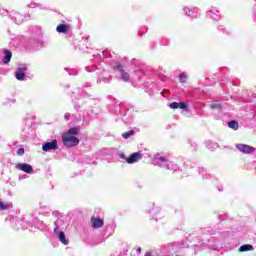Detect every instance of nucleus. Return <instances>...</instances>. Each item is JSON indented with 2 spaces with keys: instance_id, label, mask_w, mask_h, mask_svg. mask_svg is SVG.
<instances>
[{
  "instance_id": "1",
  "label": "nucleus",
  "mask_w": 256,
  "mask_h": 256,
  "mask_svg": "<svg viewBox=\"0 0 256 256\" xmlns=\"http://www.w3.org/2000/svg\"><path fill=\"white\" fill-rule=\"evenodd\" d=\"M43 39V30L39 26L32 28V35L27 41L28 49H37L41 45Z\"/></svg>"
},
{
  "instance_id": "2",
  "label": "nucleus",
  "mask_w": 256,
  "mask_h": 256,
  "mask_svg": "<svg viewBox=\"0 0 256 256\" xmlns=\"http://www.w3.org/2000/svg\"><path fill=\"white\" fill-rule=\"evenodd\" d=\"M153 163L158 167H166L169 171H179V165L169 162L167 157L161 156V154H156L154 156Z\"/></svg>"
},
{
  "instance_id": "3",
  "label": "nucleus",
  "mask_w": 256,
  "mask_h": 256,
  "mask_svg": "<svg viewBox=\"0 0 256 256\" xmlns=\"http://www.w3.org/2000/svg\"><path fill=\"white\" fill-rule=\"evenodd\" d=\"M62 143L64 147H67L69 149L71 147H77V145H79L80 143V140L77 138V136L62 134Z\"/></svg>"
},
{
  "instance_id": "4",
  "label": "nucleus",
  "mask_w": 256,
  "mask_h": 256,
  "mask_svg": "<svg viewBox=\"0 0 256 256\" xmlns=\"http://www.w3.org/2000/svg\"><path fill=\"white\" fill-rule=\"evenodd\" d=\"M119 157L120 159H125L128 165H133V163H137L138 161H141V159H143V154H141V152H134L129 157H127L125 156V153H121Z\"/></svg>"
},
{
  "instance_id": "5",
  "label": "nucleus",
  "mask_w": 256,
  "mask_h": 256,
  "mask_svg": "<svg viewBox=\"0 0 256 256\" xmlns=\"http://www.w3.org/2000/svg\"><path fill=\"white\" fill-rule=\"evenodd\" d=\"M59 223H61L59 220L54 222V235L57 237V239H59L60 243L63 245H69V239H67V236H65V232L59 231Z\"/></svg>"
},
{
  "instance_id": "6",
  "label": "nucleus",
  "mask_w": 256,
  "mask_h": 256,
  "mask_svg": "<svg viewBox=\"0 0 256 256\" xmlns=\"http://www.w3.org/2000/svg\"><path fill=\"white\" fill-rule=\"evenodd\" d=\"M57 149H59L57 139H54L50 142H44L42 144V151H44L45 153H48V151H57Z\"/></svg>"
},
{
  "instance_id": "7",
  "label": "nucleus",
  "mask_w": 256,
  "mask_h": 256,
  "mask_svg": "<svg viewBox=\"0 0 256 256\" xmlns=\"http://www.w3.org/2000/svg\"><path fill=\"white\" fill-rule=\"evenodd\" d=\"M208 249H211L212 251H221L223 249V243L219 239L211 238L208 240Z\"/></svg>"
},
{
  "instance_id": "8",
  "label": "nucleus",
  "mask_w": 256,
  "mask_h": 256,
  "mask_svg": "<svg viewBox=\"0 0 256 256\" xmlns=\"http://www.w3.org/2000/svg\"><path fill=\"white\" fill-rule=\"evenodd\" d=\"M28 71V68L25 64H22L16 69L15 77L17 81H25L26 73Z\"/></svg>"
},
{
  "instance_id": "9",
  "label": "nucleus",
  "mask_w": 256,
  "mask_h": 256,
  "mask_svg": "<svg viewBox=\"0 0 256 256\" xmlns=\"http://www.w3.org/2000/svg\"><path fill=\"white\" fill-rule=\"evenodd\" d=\"M98 75L99 78L97 79V83H111V79H113V77L109 74V71L105 69L100 70Z\"/></svg>"
},
{
  "instance_id": "10",
  "label": "nucleus",
  "mask_w": 256,
  "mask_h": 256,
  "mask_svg": "<svg viewBox=\"0 0 256 256\" xmlns=\"http://www.w3.org/2000/svg\"><path fill=\"white\" fill-rule=\"evenodd\" d=\"M236 149L240 151V153H244V155H252L255 151V147L247 144H236Z\"/></svg>"
},
{
  "instance_id": "11",
  "label": "nucleus",
  "mask_w": 256,
  "mask_h": 256,
  "mask_svg": "<svg viewBox=\"0 0 256 256\" xmlns=\"http://www.w3.org/2000/svg\"><path fill=\"white\" fill-rule=\"evenodd\" d=\"M57 33H63L64 35H71L73 33V28L71 24H60L56 27Z\"/></svg>"
},
{
  "instance_id": "12",
  "label": "nucleus",
  "mask_w": 256,
  "mask_h": 256,
  "mask_svg": "<svg viewBox=\"0 0 256 256\" xmlns=\"http://www.w3.org/2000/svg\"><path fill=\"white\" fill-rule=\"evenodd\" d=\"M16 169H18L19 171H23L24 173H28L29 175L33 173V166L27 163L16 164Z\"/></svg>"
},
{
  "instance_id": "13",
  "label": "nucleus",
  "mask_w": 256,
  "mask_h": 256,
  "mask_svg": "<svg viewBox=\"0 0 256 256\" xmlns=\"http://www.w3.org/2000/svg\"><path fill=\"white\" fill-rule=\"evenodd\" d=\"M114 71H118V73H120L122 81H129V73L125 72L123 65L118 64L114 66Z\"/></svg>"
},
{
  "instance_id": "14",
  "label": "nucleus",
  "mask_w": 256,
  "mask_h": 256,
  "mask_svg": "<svg viewBox=\"0 0 256 256\" xmlns=\"http://www.w3.org/2000/svg\"><path fill=\"white\" fill-rule=\"evenodd\" d=\"M184 11L188 17H191V19H197L199 17V9L198 8H193L189 9L187 7L184 8Z\"/></svg>"
},
{
  "instance_id": "15",
  "label": "nucleus",
  "mask_w": 256,
  "mask_h": 256,
  "mask_svg": "<svg viewBox=\"0 0 256 256\" xmlns=\"http://www.w3.org/2000/svg\"><path fill=\"white\" fill-rule=\"evenodd\" d=\"M91 223H92L93 229H101V227L105 225V221H103V219L95 218V217L91 218Z\"/></svg>"
},
{
  "instance_id": "16",
  "label": "nucleus",
  "mask_w": 256,
  "mask_h": 256,
  "mask_svg": "<svg viewBox=\"0 0 256 256\" xmlns=\"http://www.w3.org/2000/svg\"><path fill=\"white\" fill-rule=\"evenodd\" d=\"M206 17L209 19H213V21H221V14H219V11H213L209 10L206 12Z\"/></svg>"
},
{
  "instance_id": "17",
  "label": "nucleus",
  "mask_w": 256,
  "mask_h": 256,
  "mask_svg": "<svg viewBox=\"0 0 256 256\" xmlns=\"http://www.w3.org/2000/svg\"><path fill=\"white\" fill-rule=\"evenodd\" d=\"M89 87H93V84H91V82H86L82 88H78V91H80L81 93H84V97H89L91 99H95L93 98V95L87 93V91H85V89H89Z\"/></svg>"
},
{
  "instance_id": "18",
  "label": "nucleus",
  "mask_w": 256,
  "mask_h": 256,
  "mask_svg": "<svg viewBox=\"0 0 256 256\" xmlns=\"http://www.w3.org/2000/svg\"><path fill=\"white\" fill-rule=\"evenodd\" d=\"M4 57L2 58V62L4 65H8L11 62V57H13V53L10 50L5 49L3 51Z\"/></svg>"
},
{
  "instance_id": "19",
  "label": "nucleus",
  "mask_w": 256,
  "mask_h": 256,
  "mask_svg": "<svg viewBox=\"0 0 256 256\" xmlns=\"http://www.w3.org/2000/svg\"><path fill=\"white\" fill-rule=\"evenodd\" d=\"M79 133H81V128L79 127H72L70 128L66 133H64L65 135H69L71 137H77V135H79Z\"/></svg>"
},
{
  "instance_id": "20",
  "label": "nucleus",
  "mask_w": 256,
  "mask_h": 256,
  "mask_svg": "<svg viewBox=\"0 0 256 256\" xmlns=\"http://www.w3.org/2000/svg\"><path fill=\"white\" fill-rule=\"evenodd\" d=\"M210 109L216 110V111H223V105L221 104V101L216 100L213 101L210 105H209Z\"/></svg>"
},
{
  "instance_id": "21",
  "label": "nucleus",
  "mask_w": 256,
  "mask_h": 256,
  "mask_svg": "<svg viewBox=\"0 0 256 256\" xmlns=\"http://www.w3.org/2000/svg\"><path fill=\"white\" fill-rule=\"evenodd\" d=\"M254 250H255V248L251 244H244V245L240 246L238 249V251L240 253H245V251H254Z\"/></svg>"
},
{
  "instance_id": "22",
  "label": "nucleus",
  "mask_w": 256,
  "mask_h": 256,
  "mask_svg": "<svg viewBox=\"0 0 256 256\" xmlns=\"http://www.w3.org/2000/svg\"><path fill=\"white\" fill-rule=\"evenodd\" d=\"M206 147L207 149H210V151H213V149H219V144L217 142L208 140L206 141Z\"/></svg>"
},
{
  "instance_id": "23",
  "label": "nucleus",
  "mask_w": 256,
  "mask_h": 256,
  "mask_svg": "<svg viewBox=\"0 0 256 256\" xmlns=\"http://www.w3.org/2000/svg\"><path fill=\"white\" fill-rule=\"evenodd\" d=\"M228 127L230 129H233L234 131H237V129H239V122H237L236 120L229 121Z\"/></svg>"
},
{
  "instance_id": "24",
  "label": "nucleus",
  "mask_w": 256,
  "mask_h": 256,
  "mask_svg": "<svg viewBox=\"0 0 256 256\" xmlns=\"http://www.w3.org/2000/svg\"><path fill=\"white\" fill-rule=\"evenodd\" d=\"M199 174L202 175V179H211V174H207L205 168H199Z\"/></svg>"
},
{
  "instance_id": "25",
  "label": "nucleus",
  "mask_w": 256,
  "mask_h": 256,
  "mask_svg": "<svg viewBox=\"0 0 256 256\" xmlns=\"http://www.w3.org/2000/svg\"><path fill=\"white\" fill-rule=\"evenodd\" d=\"M86 71L88 73H93L94 71H97V75H99V72H101V69L97 68L95 65L87 66Z\"/></svg>"
},
{
  "instance_id": "26",
  "label": "nucleus",
  "mask_w": 256,
  "mask_h": 256,
  "mask_svg": "<svg viewBox=\"0 0 256 256\" xmlns=\"http://www.w3.org/2000/svg\"><path fill=\"white\" fill-rule=\"evenodd\" d=\"M178 109H182L183 111H189V104L187 102H178Z\"/></svg>"
},
{
  "instance_id": "27",
  "label": "nucleus",
  "mask_w": 256,
  "mask_h": 256,
  "mask_svg": "<svg viewBox=\"0 0 256 256\" xmlns=\"http://www.w3.org/2000/svg\"><path fill=\"white\" fill-rule=\"evenodd\" d=\"M135 135V130H129L128 132H124L122 134L123 139H130V137H133Z\"/></svg>"
},
{
  "instance_id": "28",
  "label": "nucleus",
  "mask_w": 256,
  "mask_h": 256,
  "mask_svg": "<svg viewBox=\"0 0 256 256\" xmlns=\"http://www.w3.org/2000/svg\"><path fill=\"white\" fill-rule=\"evenodd\" d=\"M109 229H110V232H109V234L106 236V239H107L108 237H111V235H113V233L115 232V226H114L113 224H110V225L106 226V231H109Z\"/></svg>"
},
{
  "instance_id": "29",
  "label": "nucleus",
  "mask_w": 256,
  "mask_h": 256,
  "mask_svg": "<svg viewBox=\"0 0 256 256\" xmlns=\"http://www.w3.org/2000/svg\"><path fill=\"white\" fill-rule=\"evenodd\" d=\"M19 17H21V14H19V13H14V16L11 17V19H13V21H14L17 25H19V23H21V20H19Z\"/></svg>"
},
{
  "instance_id": "30",
  "label": "nucleus",
  "mask_w": 256,
  "mask_h": 256,
  "mask_svg": "<svg viewBox=\"0 0 256 256\" xmlns=\"http://www.w3.org/2000/svg\"><path fill=\"white\" fill-rule=\"evenodd\" d=\"M160 212H161V208H159V207H157V208L153 207L152 209L149 210V213H150L151 215H157V214H159Z\"/></svg>"
},
{
  "instance_id": "31",
  "label": "nucleus",
  "mask_w": 256,
  "mask_h": 256,
  "mask_svg": "<svg viewBox=\"0 0 256 256\" xmlns=\"http://www.w3.org/2000/svg\"><path fill=\"white\" fill-rule=\"evenodd\" d=\"M227 219H229V214H227V213L219 214L220 221H227Z\"/></svg>"
},
{
  "instance_id": "32",
  "label": "nucleus",
  "mask_w": 256,
  "mask_h": 256,
  "mask_svg": "<svg viewBox=\"0 0 256 256\" xmlns=\"http://www.w3.org/2000/svg\"><path fill=\"white\" fill-rule=\"evenodd\" d=\"M64 71H67L69 75H73V76L77 75V71H75V69L64 68Z\"/></svg>"
},
{
  "instance_id": "33",
  "label": "nucleus",
  "mask_w": 256,
  "mask_h": 256,
  "mask_svg": "<svg viewBox=\"0 0 256 256\" xmlns=\"http://www.w3.org/2000/svg\"><path fill=\"white\" fill-rule=\"evenodd\" d=\"M179 79L180 83H185L187 81V75H185V73H180Z\"/></svg>"
},
{
  "instance_id": "34",
  "label": "nucleus",
  "mask_w": 256,
  "mask_h": 256,
  "mask_svg": "<svg viewBox=\"0 0 256 256\" xmlns=\"http://www.w3.org/2000/svg\"><path fill=\"white\" fill-rule=\"evenodd\" d=\"M93 57L94 59H98L99 61H101V59L105 57V52H101V54H94Z\"/></svg>"
},
{
  "instance_id": "35",
  "label": "nucleus",
  "mask_w": 256,
  "mask_h": 256,
  "mask_svg": "<svg viewBox=\"0 0 256 256\" xmlns=\"http://www.w3.org/2000/svg\"><path fill=\"white\" fill-rule=\"evenodd\" d=\"M16 155H18L19 157H23V155H25V148H19L16 152Z\"/></svg>"
},
{
  "instance_id": "36",
  "label": "nucleus",
  "mask_w": 256,
  "mask_h": 256,
  "mask_svg": "<svg viewBox=\"0 0 256 256\" xmlns=\"http://www.w3.org/2000/svg\"><path fill=\"white\" fill-rule=\"evenodd\" d=\"M169 43V39H162L160 41V45H162V47H168Z\"/></svg>"
},
{
  "instance_id": "37",
  "label": "nucleus",
  "mask_w": 256,
  "mask_h": 256,
  "mask_svg": "<svg viewBox=\"0 0 256 256\" xmlns=\"http://www.w3.org/2000/svg\"><path fill=\"white\" fill-rule=\"evenodd\" d=\"M170 109H179V102H172L169 104Z\"/></svg>"
},
{
  "instance_id": "38",
  "label": "nucleus",
  "mask_w": 256,
  "mask_h": 256,
  "mask_svg": "<svg viewBox=\"0 0 256 256\" xmlns=\"http://www.w3.org/2000/svg\"><path fill=\"white\" fill-rule=\"evenodd\" d=\"M147 29H148L147 27H144L142 32H138L139 37H143V35H145V33H147Z\"/></svg>"
},
{
  "instance_id": "39",
  "label": "nucleus",
  "mask_w": 256,
  "mask_h": 256,
  "mask_svg": "<svg viewBox=\"0 0 256 256\" xmlns=\"http://www.w3.org/2000/svg\"><path fill=\"white\" fill-rule=\"evenodd\" d=\"M121 113L120 105L116 106V109L114 110V115H119Z\"/></svg>"
},
{
  "instance_id": "40",
  "label": "nucleus",
  "mask_w": 256,
  "mask_h": 256,
  "mask_svg": "<svg viewBox=\"0 0 256 256\" xmlns=\"http://www.w3.org/2000/svg\"><path fill=\"white\" fill-rule=\"evenodd\" d=\"M189 144L192 147V149L195 151V149H197V144L191 140H189Z\"/></svg>"
},
{
  "instance_id": "41",
  "label": "nucleus",
  "mask_w": 256,
  "mask_h": 256,
  "mask_svg": "<svg viewBox=\"0 0 256 256\" xmlns=\"http://www.w3.org/2000/svg\"><path fill=\"white\" fill-rule=\"evenodd\" d=\"M5 209H7V205L0 201V211H5Z\"/></svg>"
},
{
  "instance_id": "42",
  "label": "nucleus",
  "mask_w": 256,
  "mask_h": 256,
  "mask_svg": "<svg viewBox=\"0 0 256 256\" xmlns=\"http://www.w3.org/2000/svg\"><path fill=\"white\" fill-rule=\"evenodd\" d=\"M74 109L75 111H79L81 109V105H79V102L74 103Z\"/></svg>"
},
{
  "instance_id": "43",
  "label": "nucleus",
  "mask_w": 256,
  "mask_h": 256,
  "mask_svg": "<svg viewBox=\"0 0 256 256\" xmlns=\"http://www.w3.org/2000/svg\"><path fill=\"white\" fill-rule=\"evenodd\" d=\"M218 31H222V33H225V26L224 25L218 26Z\"/></svg>"
},
{
  "instance_id": "44",
  "label": "nucleus",
  "mask_w": 256,
  "mask_h": 256,
  "mask_svg": "<svg viewBox=\"0 0 256 256\" xmlns=\"http://www.w3.org/2000/svg\"><path fill=\"white\" fill-rule=\"evenodd\" d=\"M64 119H65L66 121H69V120L71 119V114L66 113V114L64 115Z\"/></svg>"
},
{
  "instance_id": "45",
  "label": "nucleus",
  "mask_w": 256,
  "mask_h": 256,
  "mask_svg": "<svg viewBox=\"0 0 256 256\" xmlns=\"http://www.w3.org/2000/svg\"><path fill=\"white\" fill-rule=\"evenodd\" d=\"M144 256H153V252L152 251H148V252H146V254Z\"/></svg>"
},
{
  "instance_id": "46",
  "label": "nucleus",
  "mask_w": 256,
  "mask_h": 256,
  "mask_svg": "<svg viewBox=\"0 0 256 256\" xmlns=\"http://www.w3.org/2000/svg\"><path fill=\"white\" fill-rule=\"evenodd\" d=\"M221 73H224L225 75V73H227V68H221Z\"/></svg>"
},
{
  "instance_id": "47",
  "label": "nucleus",
  "mask_w": 256,
  "mask_h": 256,
  "mask_svg": "<svg viewBox=\"0 0 256 256\" xmlns=\"http://www.w3.org/2000/svg\"><path fill=\"white\" fill-rule=\"evenodd\" d=\"M218 191H223V186H217Z\"/></svg>"
},
{
  "instance_id": "48",
  "label": "nucleus",
  "mask_w": 256,
  "mask_h": 256,
  "mask_svg": "<svg viewBox=\"0 0 256 256\" xmlns=\"http://www.w3.org/2000/svg\"><path fill=\"white\" fill-rule=\"evenodd\" d=\"M138 253H141V247H138L136 250Z\"/></svg>"
},
{
  "instance_id": "49",
  "label": "nucleus",
  "mask_w": 256,
  "mask_h": 256,
  "mask_svg": "<svg viewBox=\"0 0 256 256\" xmlns=\"http://www.w3.org/2000/svg\"><path fill=\"white\" fill-rule=\"evenodd\" d=\"M92 165H97V162H96V161H93V162H92Z\"/></svg>"
},
{
  "instance_id": "50",
  "label": "nucleus",
  "mask_w": 256,
  "mask_h": 256,
  "mask_svg": "<svg viewBox=\"0 0 256 256\" xmlns=\"http://www.w3.org/2000/svg\"><path fill=\"white\" fill-rule=\"evenodd\" d=\"M19 179H25V176H19Z\"/></svg>"
},
{
  "instance_id": "51",
  "label": "nucleus",
  "mask_w": 256,
  "mask_h": 256,
  "mask_svg": "<svg viewBox=\"0 0 256 256\" xmlns=\"http://www.w3.org/2000/svg\"><path fill=\"white\" fill-rule=\"evenodd\" d=\"M51 189H55V186H54V185H52V186H51Z\"/></svg>"
},
{
  "instance_id": "52",
  "label": "nucleus",
  "mask_w": 256,
  "mask_h": 256,
  "mask_svg": "<svg viewBox=\"0 0 256 256\" xmlns=\"http://www.w3.org/2000/svg\"><path fill=\"white\" fill-rule=\"evenodd\" d=\"M32 5H35V4H30L29 7H32Z\"/></svg>"
},
{
  "instance_id": "53",
  "label": "nucleus",
  "mask_w": 256,
  "mask_h": 256,
  "mask_svg": "<svg viewBox=\"0 0 256 256\" xmlns=\"http://www.w3.org/2000/svg\"><path fill=\"white\" fill-rule=\"evenodd\" d=\"M226 34H227V35H230V33H229V32H226Z\"/></svg>"
},
{
  "instance_id": "54",
  "label": "nucleus",
  "mask_w": 256,
  "mask_h": 256,
  "mask_svg": "<svg viewBox=\"0 0 256 256\" xmlns=\"http://www.w3.org/2000/svg\"><path fill=\"white\" fill-rule=\"evenodd\" d=\"M14 145H17V142H14Z\"/></svg>"
}]
</instances>
